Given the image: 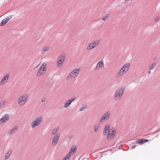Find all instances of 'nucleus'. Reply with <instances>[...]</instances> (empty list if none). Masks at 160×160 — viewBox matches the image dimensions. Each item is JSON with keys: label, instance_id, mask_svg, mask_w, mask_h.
<instances>
[{"label": "nucleus", "instance_id": "f257e3e1", "mask_svg": "<svg viewBox=\"0 0 160 160\" xmlns=\"http://www.w3.org/2000/svg\"><path fill=\"white\" fill-rule=\"evenodd\" d=\"M125 89V88L122 87L116 91L114 97V99L115 101H118L122 98Z\"/></svg>", "mask_w": 160, "mask_h": 160}, {"label": "nucleus", "instance_id": "f03ea898", "mask_svg": "<svg viewBox=\"0 0 160 160\" xmlns=\"http://www.w3.org/2000/svg\"><path fill=\"white\" fill-rule=\"evenodd\" d=\"M130 65V64L129 63H127L125 64L116 75V77L118 78L120 76L123 75L126 72H128Z\"/></svg>", "mask_w": 160, "mask_h": 160}, {"label": "nucleus", "instance_id": "7ed1b4c3", "mask_svg": "<svg viewBox=\"0 0 160 160\" xmlns=\"http://www.w3.org/2000/svg\"><path fill=\"white\" fill-rule=\"evenodd\" d=\"M28 96L27 94H25L19 97L18 98V103L21 106L25 105L28 98Z\"/></svg>", "mask_w": 160, "mask_h": 160}, {"label": "nucleus", "instance_id": "20e7f679", "mask_svg": "<svg viewBox=\"0 0 160 160\" xmlns=\"http://www.w3.org/2000/svg\"><path fill=\"white\" fill-rule=\"evenodd\" d=\"M42 118L39 116L35 118L32 122L31 126L32 129H34L35 127L40 124L42 122Z\"/></svg>", "mask_w": 160, "mask_h": 160}, {"label": "nucleus", "instance_id": "39448f33", "mask_svg": "<svg viewBox=\"0 0 160 160\" xmlns=\"http://www.w3.org/2000/svg\"><path fill=\"white\" fill-rule=\"evenodd\" d=\"M100 42V41L96 40L92 43H90L87 48V50L89 51L95 48Z\"/></svg>", "mask_w": 160, "mask_h": 160}, {"label": "nucleus", "instance_id": "423d86ee", "mask_svg": "<svg viewBox=\"0 0 160 160\" xmlns=\"http://www.w3.org/2000/svg\"><path fill=\"white\" fill-rule=\"evenodd\" d=\"M46 69V65L44 63L41 66L38 71L37 75L38 77H40L41 75L45 73V71Z\"/></svg>", "mask_w": 160, "mask_h": 160}, {"label": "nucleus", "instance_id": "0eeeda50", "mask_svg": "<svg viewBox=\"0 0 160 160\" xmlns=\"http://www.w3.org/2000/svg\"><path fill=\"white\" fill-rule=\"evenodd\" d=\"M66 56L64 55H60L58 57V59L57 66L58 67H61L63 64L65 59Z\"/></svg>", "mask_w": 160, "mask_h": 160}, {"label": "nucleus", "instance_id": "6e6552de", "mask_svg": "<svg viewBox=\"0 0 160 160\" xmlns=\"http://www.w3.org/2000/svg\"><path fill=\"white\" fill-rule=\"evenodd\" d=\"M110 111L107 112L105 113L101 118L100 120L99 121V124H102L103 122H104L106 120L110 118Z\"/></svg>", "mask_w": 160, "mask_h": 160}, {"label": "nucleus", "instance_id": "1a4fd4ad", "mask_svg": "<svg viewBox=\"0 0 160 160\" xmlns=\"http://www.w3.org/2000/svg\"><path fill=\"white\" fill-rule=\"evenodd\" d=\"M9 75L8 73H7L3 78L0 83L1 86L4 85L8 81Z\"/></svg>", "mask_w": 160, "mask_h": 160}, {"label": "nucleus", "instance_id": "9d476101", "mask_svg": "<svg viewBox=\"0 0 160 160\" xmlns=\"http://www.w3.org/2000/svg\"><path fill=\"white\" fill-rule=\"evenodd\" d=\"M9 115L8 114H6L3 115L0 119V125L3 122H6L9 119Z\"/></svg>", "mask_w": 160, "mask_h": 160}, {"label": "nucleus", "instance_id": "9b49d317", "mask_svg": "<svg viewBox=\"0 0 160 160\" xmlns=\"http://www.w3.org/2000/svg\"><path fill=\"white\" fill-rule=\"evenodd\" d=\"M59 137L60 135L59 134H57L54 136L52 139V146H54L57 145L58 142L59 140Z\"/></svg>", "mask_w": 160, "mask_h": 160}, {"label": "nucleus", "instance_id": "f8f14e48", "mask_svg": "<svg viewBox=\"0 0 160 160\" xmlns=\"http://www.w3.org/2000/svg\"><path fill=\"white\" fill-rule=\"evenodd\" d=\"M104 65V64L103 61L102 60L100 61L97 63L96 67L95 68V70H98L103 68Z\"/></svg>", "mask_w": 160, "mask_h": 160}, {"label": "nucleus", "instance_id": "ddd939ff", "mask_svg": "<svg viewBox=\"0 0 160 160\" xmlns=\"http://www.w3.org/2000/svg\"><path fill=\"white\" fill-rule=\"evenodd\" d=\"M110 132V125L108 124H107L105 125L104 129L103 131V134L104 135H106L105 134L106 133H107L108 132L109 133Z\"/></svg>", "mask_w": 160, "mask_h": 160}, {"label": "nucleus", "instance_id": "4468645a", "mask_svg": "<svg viewBox=\"0 0 160 160\" xmlns=\"http://www.w3.org/2000/svg\"><path fill=\"white\" fill-rule=\"evenodd\" d=\"M18 126H15L10 131L8 132V134L10 135L11 134L15 133L17 131L18 129Z\"/></svg>", "mask_w": 160, "mask_h": 160}, {"label": "nucleus", "instance_id": "2eb2a0df", "mask_svg": "<svg viewBox=\"0 0 160 160\" xmlns=\"http://www.w3.org/2000/svg\"><path fill=\"white\" fill-rule=\"evenodd\" d=\"M72 71V72L73 73L74 75H75V78L78 77L79 73L80 71V69L79 68H76L74 70H73Z\"/></svg>", "mask_w": 160, "mask_h": 160}, {"label": "nucleus", "instance_id": "dca6fc26", "mask_svg": "<svg viewBox=\"0 0 160 160\" xmlns=\"http://www.w3.org/2000/svg\"><path fill=\"white\" fill-rule=\"evenodd\" d=\"M148 140L147 139H140L135 141L136 143H138L142 144L147 142Z\"/></svg>", "mask_w": 160, "mask_h": 160}, {"label": "nucleus", "instance_id": "f3484780", "mask_svg": "<svg viewBox=\"0 0 160 160\" xmlns=\"http://www.w3.org/2000/svg\"><path fill=\"white\" fill-rule=\"evenodd\" d=\"M75 75H74L72 71L68 76L66 78L67 80L69 79L72 78H75Z\"/></svg>", "mask_w": 160, "mask_h": 160}, {"label": "nucleus", "instance_id": "a211bd4d", "mask_svg": "<svg viewBox=\"0 0 160 160\" xmlns=\"http://www.w3.org/2000/svg\"><path fill=\"white\" fill-rule=\"evenodd\" d=\"M114 136V135L113 134L109 133L108 134L107 139L109 140H111L113 138Z\"/></svg>", "mask_w": 160, "mask_h": 160}, {"label": "nucleus", "instance_id": "6ab92c4d", "mask_svg": "<svg viewBox=\"0 0 160 160\" xmlns=\"http://www.w3.org/2000/svg\"><path fill=\"white\" fill-rule=\"evenodd\" d=\"M12 153V151L11 150H9L6 154L5 159V160L7 159L10 156V155Z\"/></svg>", "mask_w": 160, "mask_h": 160}, {"label": "nucleus", "instance_id": "aec40b11", "mask_svg": "<svg viewBox=\"0 0 160 160\" xmlns=\"http://www.w3.org/2000/svg\"><path fill=\"white\" fill-rule=\"evenodd\" d=\"M71 103L68 100L66 101L65 102L64 105V107L65 108H67L68 107Z\"/></svg>", "mask_w": 160, "mask_h": 160}, {"label": "nucleus", "instance_id": "412c9836", "mask_svg": "<svg viewBox=\"0 0 160 160\" xmlns=\"http://www.w3.org/2000/svg\"><path fill=\"white\" fill-rule=\"evenodd\" d=\"M8 22L6 19H3L0 23V26H2L4 25Z\"/></svg>", "mask_w": 160, "mask_h": 160}, {"label": "nucleus", "instance_id": "4be33fe9", "mask_svg": "<svg viewBox=\"0 0 160 160\" xmlns=\"http://www.w3.org/2000/svg\"><path fill=\"white\" fill-rule=\"evenodd\" d=\"M7 102L5 100H1L0 101V108L2 107Z\"/></svg>", "mask_w": 160, "mask_h": 160}, {"label": "nucleus", "instance_id": "5701e85b", "mask_svg": "<svg viewBox=\"0 0 160 160\" xmlns=\"http://www.w3.org/2000/svg\"><path fill=\"white\" fill-rule=\"evenodd\" d=\"M109 16V15L108 14H107L102 17V19L104 21H105L108 18Z\"/></svg>", "mask_w": 160, "mask_h": 160}, {"label": "nucleus", "instance_id": "b1692460", "mask_svg": "<svg viewBox=\"0 0 160 160\" xmlns=\"http://www.w3.org/2000/svg\"><path fill=\"white\" fill-rule=\"evenodd\" d=\"M99 128V125L98 124H95L94 127V129L95 132H97Z\"/></svg>", "mask_w": 160, "mask_h": 160}, {"label": "nucleus", "instance_id": "393cba45", "mask_svg": "<svg viewBox=\"0 0 160 160\" xmlns=\"http://www.w3.org/2000/svg\"><path fill=\"white\" fill-rule=\"evenodd\" d=\"M76 148L75 147H72L71 149L69 152H70V153H71V154H72V152L73 153L74 152H76Z\"/></svg>", "mask_w": 160, "mask_h": 160}, {"label": "nucleus", "instance_id": "a878e982", "mask_svg": "<svg viewBox=\"0 0 160 160\" xmlns=\"http://www.w3.org/2000/svg\"><path fill=\"white\" fill-rule=\"evenodd\" d=\"M156 64L155 63H153L152 65H150L149 66V69L151 70L153 69L155 66H156Z\"/></svg>", "mask_w": 160, "mask_h": 160}, {"label": "nucleus", "instance_id": "bb28decb", "mask_svg": "<svg viewBox=\"0 0 160 160\" xmlns=\"http://www.w3.org/2000/svg\"><path fill=\"white\" fill-rule=\"evenodd\" d=\"M160 20V16H157L154 19V21L155 22L158 21Z\"/></svg>", "mask_w": 160, "mask_h": 160}, {"label": "nucleus", "instance_id": "cd10ccee", "mask_svg": "<svg viewBox=\"0 0 160 160\" xmlns=\"http://www.w3.org/2000/svg\"><path fill=\"white\" fill-rule=\"evenodd\" d=\"M58 129H54L52 131V134L53 135H54L56 134L58 131Z\"/></svg>", "mask_w": 160, "mask_h": 160}, {"label": "nucleus", "instance_id": "c85d7f7f", "mask_svg": "<svg viewBox=\"0 0 160 160\" xmlns=\"http://www.w3.org/2000/svg\"><path fill=\"white\" fill-rule=\"evenodd\" d=\"M86 108V105H83L82 107H81L80 108L79 111H82L85 109Z\"/></svg>", "mask_w": 160, "mask_h": 160}, {"label": "nucleus", "instance_id": "c756f323", "mask_svg": "<svg viewBox=\"0 0 160 160\" xmlns=\"http://www.w3.org/2000/svg\"><path fill=\"white\" fill-rule=\"evenodd\" d=\"M12 17V15H10L8 16L5 19L8 21Z\"/></svg>", "mask_w": 160, "mask_h": 160}, {"label": "nucleus", "instance_id": "7c9ffc66", "mask_svg": "<svg viewBox=\"0 0 160 160\" xmlns=\"http://www.w3.org/2000/svg\"><path fill=\"white\" fill-rule=\"evenodd\" d=\"M76 99V98L75 97H72L69 100H68L70 102L72 103L73 101L75 100Z\"/></svg>", "mask_w": 160, "mask_h": 160}, {"label": "nucleus", "instance_id": "2f4dec72", "mask_svg": "<svg viewBox=\"0 0 160 160\" xmlns=\"http://www.w3.org/2000/svg\"><path fill=\"white\" fill-rule=\"evenodd\" d=\"M49 49V47H45L43 48V50L44 51H48Z\"/></svg>", "mask_w": 160, "mask_h": 160}, {"label": "nucleus", "instance_id": "473e14b6", "mask_svg": "<svg viewBox=\"0 0 160 160\" xmlns=\"http://www.w3.org/2000/svg\"><path fill=\"white\" fill-rule=\"evenodd\" d=\"M116 131L115 129L112 130V132H111V134H113L114 135V136L115 135V134L116 133Z\"/></svg>", "mask_w": 160, "mask_h": 160}, {"label": "nucleus", "instance_id": "72a5a7b5", "mask_svg": "<svg viewBox=\"0 0 160 160\" xmlns=\"http://www.w3.org/2000/svg\"><path fill=\"white\" fill-rule=\"evenodd\" d=\"M70 154H71V153H70V152H69L68 154L66 155V157H67L69 158H70V156H71Z\"/></svg>", "mask_w": 160, "mask_h": 160}, {"label": "nucleus", "instance_id": "f704fd0d", "mask_svg": "<svg viewBox=\"0 0 160 160\" xmlns=\"http://www.w3.org/2000/svg\"><path fill=\"white\" fill-rule=\"evenodd\" d=\"M69 158H68L67 157H66V156L65 157V158H64L62 160H69Z\"/></svg>", "mask_w": 160, "mask_h": 160}, {"label": "nucleus", "instance_id": "c9c22d12", "mask_svg": "<svg viewBox=\"0 0 160 160\" xmlns=\"http://www.w3.org/2000/svg\"><path fill=\"white\" fill-rule=\"evenodd\" d=\"M46 101V99L45 98H43L42 99V102H45V101Z\"/></svg>", "mask_w": 160, "mask_h": 160}, {"label": "nucleus", "instance_id": "e433bc0d", "mask_svg": "<svg viewBox=\"0 0 160 160\" xmlns=\"http://www.w3.org/2000/svg\"><path fill=\"white\" fill-rule=\"evenodd\" d=\"M136 145H134L132 147V149L136 147Z\"/></svg>", "mask_w": 160, "mask_h": 160}, {"label": "nucleus", "instance_id": "4c0bfd02", "mask_svg": "<svg viewBox=\"0 0 160 160\" xmlns=\"http://www.w3.org/2000/svg\"><path fill=\"white\" fill-rule=\"evenodd\" d=\"M122 146H123V145H121L119 146V149H120V148H121V147H122Z\"/></svg>", "mask_w": 160, "mask_h": 160}, {"label": "nucleus", "instance_id": "58836bf2", "mask_svg": "<svg viewBox=\"0 0 160 160\" xmlns=\"http://www.w3.org/2000/svg\"><path fill=\"white\" fill-rule=\"evenodd\" d=\"M151 72L150 71H148V74H150V73Z\"/></svg>", "mask_w": 160, "mask_h": 160}, {"label": "nucleus", "instance_id": "ea45409f", "mask_svg": "<svg viewBox=\"0 0 160 160\" xmlns=\"http://www.w3.org/2000/svg\"><path fill=\"white\" fill-rule=\"evenodd\" d=\"M39 65H37V66L35 67V68H37V67H38V66H39Z\"/></svg>", "mask_w": 160, "mask_h": 160}, {"label": "nucleus", "instance_id": "a19ab883", "mask_svg": "<svg viewBox=\"0 0 160 160\" xmlns=\"http://www.w3.org/2000/svg\"><path fill=\"white\" fill-rule=\"evenodd\" d=\"M130 0H125V1H129Z\"/></svg>", "mask_w": 160, "mask_h": 160}, {"label": "nucleus", "instance_id": "79ce46f5", "mask_svg": "<svg viewBox=\"0 0 160 160\" xmlns=\"http://www.w3.org/2000/svg\"><path fill=\"white\" fill-rule=\"evenodd\" d=\"M88 159H89L88 158L87 160H88Z\"/></svg>", "mask_w": 160, "mask_h": 160}]
</instances>
